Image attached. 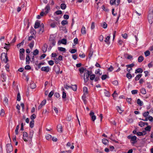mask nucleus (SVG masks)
Instances as JSON below:
<instances>
[{"instance_id":"1","label":"nucleus","mask_w":153,"mask_h":153,"mask_svg":"<svg viewBox=\"0 0 153 153\" xmlns=\"http://www.w3.org/2000/svg\"><path fill=\"white\" fill-rule=\"evenodd\" d=\"M1 59L2 61L6 63L8 61V59L7 56V53H3L1 56Z\"/></svg>"},{"instance_id":"2","label":"nucleus","mask_w":153,"mask_h":153,"mask_svg":"<svg viewBox=\"0 0 153 153\" xmlns=\"http://www.w3.org/2000/svg\"><path fill=\"white\" fill-rule=\"evenodd\" d=\"M89 71L88 70H85L84 74V81L85 82H87L89 79V76L90 75Z\"/></svg>"},{"instance_id":"3","label":"nucleus","mask_w":153,"mask_h":153,"mask_svg":"<svg viewBox=\"0 0 153 153\" xmlns=\"http://www.w3.org/2000/svg\"><path fill=\"white\" fill-rule=\"evenodd\" d=\"M128 139H131V140L134 141V142L132 143L133 144H134L136 142V140L137 138L135 136H131L130 135L128 136Z\"/></svg>"},{"instance_id":"4","label":"nucleus","mask_w":153,"mask_h":153,"mask_svg":"<svg viewBox=\"0 0 153 153\" xmlns=\"http://www.w3.org/2000/svg\"><path fill=\"white\" fill-rule=\"evenodd\" d=\"M13 147L10 144H8L7 145V150L8 152H10L13 151Z\"/></svg>"},{"instance_id":"5","label":"nucleus","mask_w":153,"mask_h":153,"mask_svg":"<svg viewBox=\"0 0 153 153\" xmlns=\"http://www.w3.org/2000/svg\"><path fill=\"white\" fill-rule=\"evenodd\" d=\"M53 35H50L49 40L51 43L52 44L53 46H54L55 45L56 42L55 40L53 38Z\"/></svg>"},{"instance_id":"6","label":"nucleus","mask_w":153,"mask_h":153,"mask_svg":"<svg viewBox=\"0 0 153 153\" xmlns=\"http://www.w3.org/2000/svg\"><path fill=\"white\" fill-rule=\"evenodd\" d=\"M94 113L92 111H91L90 113V115L91 117L92 120L93 121H94L96 119V116L94 115Z\"/></svg>"},{"instance_id":"7","label":"nucleus","mask_w":153,"mask_h":153,"mask_svg":"<svg viewBox=\"0 0 153 153\" xmlns=\"http://www.w3.org/2000/svg\"><path fill=\"white\" fill-rule=\"evenodd\" d=\"M41 70L42 71L48 72L49 71L50 68L48 66L43 67L41 68Z\"/></svg>"},{"instance_id":"8","label":"nucleus","mask_w":153,"mask_h":153,"mask_svg":"<svg viewBox=\"0 0 153 153\" xmlns=\"http://www.w3.org/2000/svg\"><path fill=\"white\" fill-rule=\"evenodd\" d=\"M62 126L61 124H59L57 127L58 131L60 133L62 132Z\"/></svg>"},{"instance_id":"9","label":"nucleus","mask_w":153,"mask_h":153,"mask_svg":"<svg viewBox=\"0 0 153 153\" xmlns=\"http://www.w3.org/2000/svg\"><path fill=\"white\" fill-rule=\"evenodd\" d=\"M148 20L149 23L151 24L153 22V16L152 15H149L148 16Z\"/></svg>"},{"instance_id":"10","label":"nucleus","mask_w":153,"mask_h":153,"mask_svg":"<svg viewBox=\"0 0 153 153\" xmlns=\"http://www.w3.org/2000/svg\"><path fill=\"white\" fill-rule=\"evenodd\" d=\"M48 45L46 44H45L42 48V50L43 53H45L47 50Z\"/></svg>"},{"instance_id":"11","label":"nucleus","mask_w":153,"mask_h":153,"mask_svg":"<svg viewBox=\"0 0 153 153\" xmlns=\"http://www.w3.org/2000/svg\"><path fill=\"white\" fill-rule=\"evenodd\" d=\"M59 23V21L54 22L51 24V26L52 28L55 27L56 25H57Z\"/></svg>"},{"instance_id":"12","label":"nucleus","mask_w":153,"mask_h":153,"mask_svg":"<svg viewBox=\"0 0 153 153\" xmlns=\"http://www.w3.org/2000/svg\"><path fill=\"white\" fill-rule=\"evenodd\" d=\"M1 77L2 78V82H4L6 81V80L7 78V77L5 74L3 73L1 74Z\"/></svg>"},{"instance_id":"13","label":"nucleus","mask_w":153,"mask_h":153,"mask_svg":"<svg viewBox=\"0 0 153 153\" xmlns=\"http://www.w3.org/2000/svg\"><path fill=\"white\" fill-rule=\"evenodd\" d=\"M32 89H33L36 87L35 84L33 82L31 81L29 86Z\"/></svg>"},{"instance_id":"14","label":"nucleus","mask_w":153,"mask_h":153,"mask_svg":"<svg viewBox=\"0 0 153 153\" xmlns=\"http://www.w3.org/2000/svg\"><path fill=\"white\" fill-rule=\"evenodd\" d=\"M3 104L5 105H7L8 104V99L6 97H5L3 100Z\"/></svg>"},{"instance_id":"15","label":"nucleus","mask_w":153,"mask_h":153,"mask_svg":"<svg viewBox=\"0 0 153 153\" xmlns=\"http://www.w3.org/2000/svg\"><path fill=\"white\" fill-rule=\"evenodd\" d=\"M44 31V27L43 24H41V27L39 30V32L40 33H42Z\"/></svg>"},{"instance_id":"16","label":"nucleus","mask_w":153,"mask_h":153,"mask_svg":"<svg viewBox=\"0 0 153 153\" xmlns=\"http://www.w3.org/2000/svg\"><path fill=\"white\" fill-rule=\"evenodd\" d=\"M40 25V23L38 21H36L35 23L34 28L36 29L39 28Z\"/></svg>"},{"instance_id":"17","label":"nucleus","mask_w":153,"mask_h":153,"mask_svg":"<svg viewBox=\"0 0 153 153\" xmlns=\"http://www.w3.org/2000/svg\"><path fill=\"white\" fill-rule=\"evenodd\" d=\"M50 9V6L48 4L47 6L45 8V14H47L49 10Z\"/></svg>"},{"instance_id":"18","label":"nucleus","mask_w":153,"mask_h":153,"mask_svg":"<svg viewBox=\"0 0 153 153\" xmlns=\"http://www.w3.org/2000/svg\"><path fill=\"white\" fill-rule=\"evenodd\" d=\"M59 42L64 45H66L67 43V40L65 39H63L59 41Z\"/></svg>"},{"instance_id":"19","label":"nucleus","mask_w":153,"mask_h":153,"mask_svg":"<svg viewBox=\"0 0 153 153\" xmlns=\"http://www.w3.org/2000/svg\"><path fill=\"white\" fill-rule=\"evenodd\" d=\"M81 33L82 34H86V31L85 27H82L81 30Z\"/></svg>"},{"instance_id":"20","label":"nucleus","mask_w":153,"mask_h":153,"mask_svg":"<svg viewBox=\"0 0 153 153\" xmlns=\"http://www.w3.org/2000/svg\"><path fill=\"white\" fill-rule=\"evenodd\" d=\"M110 39V36H108L105 38V39L104 40V41L107 44H108L109 43V40Z\"/></svg>"},{"instance_id":"21","label":"nucleus","mask_w":153,"mask_h":153,"mask_svg":"<svg viewBox=\"0 0 153 153\" xmlns=\"http://www.w3.org/2000/svg\"><path fill=\"white\" fill-rule=\"evenodd\" d=\"M83 91L85 95H86L88 93V88L87 87H84L83 88Z\"/></svg>"},{"instance_id":"22","label":"nucleus","mask_w":153,"mask_h":153,"mask_svg":"<svg viewBox=\"0 0 153 153\" xmlns=\"http://www.w3.org/2000/svg\"><path fill=\"white\" fill-rule=\"evenodd\" d=\"M26 64H29V61L30 60V57L29 56V54H27L26 57Z\"/></svg>"},{"instance_id":"23","label":"nucleus","mask_w":153,"mask_h":153,"mask_svg":"<svg viewBox=\"0 0 153 153\" xmlns=\"http://www.w3.org/2000/svg\"><path fill=\"white\" fill-rule=\"evenodd\" d=\"M117 110L118 112L120 114H121L123 110H122L121 108L119 106L117 107Z\"/></svg>"},{"instance_id":"24","label":"nucleus","mask_w":153,"mask_h":153,"mask_svg":"<svg viewBox=\"0 0 153 153\" xmlns=\"http://www.w3.org/2000/svg\"><path fill=\"white\" fill-rule=\"evenodd\" d=\"M102 143L105 145H106L108 143V141L106 139L104 138L102 139Z\"/></svg>"},{"instance_id":"25","label":"nucleus","mask_w":153,"mask_h":153,"mask_svg":"<svg viewBox=\"0 0 153 153\" xmlns=\"http://www.w3.org/2000/svg\"><path fill=\"white\" fill-rule=\"evenodd\" d=\"M137 104L140 106H142L143 104V102L142 101H141L140 99H138L137 100Z\"/></svg>"},{"instance_id":"26","label":"nucleus","mask_w":153,"mask_h":153,"mask_svg":"<svg viewBox=\"0 0 153 153\" xmlns=\"http://www.w3.org/2000/svg\"><path fill=\"white\" fill-rule=\"evenodd\" d=\"M144 59V58L142 56H140L138 59V60L139 62H140L143 61Z\"/></svg>"},{"instance_id":"27","label":"nucleus","mask_w":153,"mask_h":153,"mask_svg":"<svg viewBox=\"0 0 153 153\" xmlns=\"http://www.w3.org/2000/svg\"><path fill=\"white\" fill-rule=\"evenodd\" d=\"M143 70L141 68H138L135 70V73H142L143 72Z\"/></svg>"},{"instance_id":"28","label":"nucleus","mask_w":153,"mask_h":153,"mask_svg":"<svg viewBox=\"0 0 153 153\" xmlns=\"http://www.w3.org/2000/svg\"><path fill=\"white\" fill-rule=\"evenodd\" d=\"M85 69L86 68H84L83 67H82L80 68L79 69V71L80 73L82 74L84 72V71L85 70Z\"/></svg>"},{"instance_id":"29","label":"nucleus","mask_w":153,"mask_h":153,"mask_svg":"<svg viewBox=\"0 0 153 153\" xmlns=\"http://www.w3.org/2000/svg\"><path fill=\"white\" fill-rule=\"evenodd\" d=\"M34 120H32L30 121V126L31 128H33L34 126Z\"/></svg>"},{"instance_id":"30","label":"nucleus","mask_w":153,"mask_h":153,"mask_svg":"<svg viewBox=\"0 0 153 153\" xmlns=\"http://www.w3.org/2000/svg\"><path fill=\"white\" fill-rule=\"evenodd\" d=\"M58 50L59 51H63L65 52L66 51V49L65 48L61 47H58Z\"/></svg>"},{"instance_id":"31","label":"nucleus","mask_w":153,"mask_h":153,"mask_svg":"<svg viewBox=\"0 0 153 153\" xmlns=\"http://www.w3.org/2000/svg\"><path fill=\"white\" fill-rule=\"evenodd\" d=\"M71 88H72V89L74 91H76L77 90V88L76 85H71Z\"/></svg>"},{"instance_id":"32","label":"nucleus","mask_w":153,"mask_h":153,"mask_svg":"<svg viewBox=\"0 0 153 153\" xmlns=\"http://www.w3.org/2000/svg\"><path fill=\"white\" fill-rule=\"evenodd\" d=\"M19 125H18L17 126L16 129L15 130V134L16 135H17L18 134V130H19Z\"/></svg>"},{"instance_id":"33","label":"nucleus","mask_w":153,"mask_h":153,"mask_svg":"<svg viewBox=\"0 0 153 153\" xmlns=\"http://www.w3.org/2000/svg\"><path fill=\"white\" fill-rule=\"evenodd\" d=\"M104 93L105 96L108 97H109L110 95L109 94V92L108 91L105 90Z\"/></svg>"},{"instance_id":"34","label":"nucleus","mask_w":153,"mask_h":153,"mask_svg":"<svg viewBox=\"0 0 153 153\" xmlns=\"http://www.w3.org/2000/svg\"><path fill=\"white\" fill-rule=\"evenodd\" d=\"M142 75L141 74H140L136 76V77H135V80L137 81L139 80L141 77Z\"/></svg>"},{"instance_id":"35","label":"nucleus","mask_w":153,"mask_h":153,"mask_svg":"<svg viewBox=\"0 0 153 153\" xmlns=\"http://www.w3.org/2000/svg\"><path fill=\"white\" fill-rule=\"evenodd\" d=\"M19 58L22 60H24L25 59V55L23 54H19Z\"/></svg>"},{"instance_id":"36","label":"nucleus","mask_w":153,"mask_h":153,"mask_svg":"<svg viewBox=\"0 0 153 153\" xmlns=\"http://www.w3.org/2000/svg\"><path fill=\"white\" fill-rule=\"evenodd\" d=\"M141 93L144 94H146V89L144 88H142L140 90Z\"/></svg>"},{"instance_id":"37","label":"nucleus","mask_w":153,"mask_h":153,"mask_svg":"<svg viewBox=\"0 0 153 153\" xmlns=\"http://www.w3.org/2000/svg\"><path fill=\"white\" fill-rule=\"evenodd\" d=\"M51 136L50 134H48L46 136V139L48 140H51Z\"/></svg>"},{"instance_id":"38","label":"nucleus","mask_w":153,"mask_h":153,"mask_svg":"<svg viewBox=\"0 0 153 153\" xmlns=\"http://www.w3.org/2000/svg\"><path fill=\"white\" fill-rule=\"evenodd\" d=\"M34 42L33 41L32 42L29 44V47L31 49H32L34 45Z\"/></svg>"},{"instance_id":"39","label":"nucleus","mask_w":153,"mask_h":153,"mask_svg":"<svg viewBox=\"0 0 153 153\" xmlns=\"http://www.w3.org/2000/svg\"><path fill=\"white\" fill-rule=\"evenodd\" d=\"M66 7L65 4L62 3L61 5V8L62 10H64L65 9Z\"/></svg>"},{"instance_id":"40","label":"nucleus","mask_w":153,"mask_h":153,"mask_svg":"<svg viewBox=\"0 0 153 153\" xmlns=\"http://www.w3.org/2000/svg\"><path fill=\"white\" fill-rule=\"evenodd\" d=\"M126 76L129 79H131L132 77L131 74H130V73H127L126 75Z\"/></svg>"},{"instance_id":"41","label":"nucleus","mask_w":153,"mask_h":153,"mask_svg":"<svg viewBox=\"0 0 153 153\" xmlns=\"http://www.w3.org/2000/svg\"><path fill=\"white\" fill-rule=\"evenodd\" d=\"M39 52V51L36 49H35L33 51V55H34L36 56L37 55Z\"/></svg>"},{"instance_id":"42","label":"nucleus","mask_w":153,"mask_h":153,"mask_svg":"<svg viewBox=\"0 0 153 153\" xmlns=\"http://www.w3.org/2000/svg\"><path fill=\"white\" fill-rule=\"evenodd\" d=\"M149 111H147L145 112L143 114V115L144 117H146L149 115Z\"/></svg>"},{"instance_id":"43","label":"nucleus","mask_w":153,"mask_h":153,"mask_svg":"<svg viewBox=\"0 0 153 153\" xmlns=\"http://www.w3.org/2000/svg\"><path fill=\"white\" fill-rule=\"evenodd\" d=\"M33 133L34 131L33 130H31L30 132L29 137L31 139L33 137Z\"/></svg>"},{"instance_id":"44","label":"nucleus","mask_w":153,"mask_h":153,"mask_svg":"<svg viewBox=\"0 0 153 153\" xmlns=\"http://www.w3.org/2000/svg\"><path fill=\"white\" fill-rule=\"evenodd\" d=\"M144 54L146 56H147L150 54V52L149 51H147L145 52Z\"/></svg>"},{"instance_id":"45","label":"nucleus","mask_w":153,"mask_h":153,"mask_svg":"<svg viewBox=\"0 0 153 153\" xmlns=\"http://www.w3.org/2000/svg\"><path fill=\"white\" fill-rule=\"evenodd\" d=\"M24 40H22V42L20 43H19V44H18V45H17V47L18 48H19V47H20L21 46V45H23V44H24Z\"/></svg>"},{"instance_id":"46","label":"nucleus","mask_w":153,"mask_h":153,"mask_svg":"<svg viewBox=\"0 0 153 153\" xmlns=\"http://www.w3.org/2000/svg\"><path fill=\"white\" fill-rule=\"evenodd\" d=\"M9 65L8 64H7L5 66V68L7 71L9 72Z\"/></svg>"},{"instance_id":"47","label":"nucleus","mask_w":153,"mask_h":153,"mask_svg":"<svg viewBox=\"0 0 153 153\" xmlns=\"http://www.w3.org/2000/svg\"><path fill=\"white\" fill-rule=\"evenodd\" d=\"M68 22L67 20H63L61 22V24L63 25L67 24Z\"/></svg>"},{"instance_id":"48","label":"nucleus","mask_w":153,"mask_h":153,"mask_svg":"<svg viewBox=\"0 0 153 153\" xmlns=\"http://www.w3.org/2000/svg\"><path fill=\"white\" fill-rule=\"evenodd\" d=\"M4 111L3 109H1L0 113V115L1 116H4Z\"/></svg>"},{"instance_id":"49","label":"nucleus","mask_w":153,"mask_h":153,"mask_svg":"<svg viewBox=\"0 0 153 153\" xmlns=\"http://www.w3.org/2000/svg\"><path fill=\"white\" fill-rule=\"evenodd\" d=\"M102 26L104 28H107V25L106 23L105 22H104L103 23V24L102 25Z\"/></svg>"},{"instance_id":"50","label":"nucleus","mask_w":153,"mask_h":153,"mask_svg":"<svg viewBox=\"0 0 153 153\" xmlns=\"http://www.w3.org/2000/svg\"><path fill=\"white\" fill-rule=\"evenodd\" d=\"M151 127L150 126H148L145 128V130L146 131H149L150 130Z\"/></svg>"},{"instance_id":"51","label":"nucleus","mask_w":153,"mask_h":153,"mask_svg":"<svg viewBox=\"0 0 153 153\" xmlns=\"http://www.w3.org/2000/svg\"><path fill=\"white\" fill-rule=\"evenodd\" d=\"M17 101H20L21 100L20 95L19 93L17 94Z\"/></svg>"},{"instance_id":"52","label":"nucleus","mask_w":153,"mask_h":153,"mask_svg":"<svg viewBox=\"0 0 153 153\" xmlns=\"http://www.w3.org/2000/svg\"><path fill=\"white\" fill-rule=\"evenodd\" d=\"M95 27V23L94 22H92L91 25V29L92 30L94 29Z\"/></svg>"},{"instance_id":"53","label":"nucleus","mask_w":153,"mask_h":153,"mask_svg":"<svg viewBox=\"0 0 153 153\" xmlns=\"http://www.w3.org/2000/svg\"><path fill=\"white\" fill-rule=\"evenodd\" d=\"M107 75H103L102 76L101 78L102 80H104L105 79L107 78Z\"/></svg>"},{"instance_id":"54","label":"nucleus","mask_w":153,"mask_h":153,"mask_svg":"<svg viewBox=\"0 0 153 153\" xmlns=\"http://www.w3.org/2000/svg\"><path fill=\"white\" fill-rule=\"evenodd\" d=\"M46 100H44L42 101L40 104L42 106H43L45 105L46 103Z\"/></svg>"},{"instance_id":"55","label":"nucleus","mask_w":153,"mask_h":153,"mask_svg":"<svg viewBox=\"0 0 153 153\" xmlns=\"http://www.w3.org/2000/svg\"><path fill=\"white\" fill-rule=\"evenodd\" d=\"M95 77V75L94 74H92L90 75V79L91 80H94Z\"/></svg>"},{"instance_id":"56","label":"nucleus","mask_w":153,"mask_h":153,"mask_svg":"<svg viewBox=\"0 0 153 153\" xmlns=\"http://www.w3.org/2000/svg\"><path fill=\"white\" fill-rule=\"evenodd\" d=\"M134 65V64L132 63L129 65H126V66L128 68H132V67H133Z\"/></svg>"},{"instance_id":"57","label":"nucleus","mask_w":153,"mask_h":153,"mask_svg":"<svg viewBox=\"0 0 153 153\" xmlns=\"http://www.w3.org/2000/svg\"><path fill=\"white\" fill-rule=\"evenodd\" d=\"M117 94L116 92V91H114V93L112 94V96L114 98L115 97H116L117 96Z\"/></svg>"},{"instance_id":"58","label":"nucleus","mask_w":153,"mask_h":153,"mask_svg":"<svg viewBox=\"0 0 153 153\" xmlns=\"http://www.w3.org/2000/svg\"><path fill=\"white\" fill-rule=\"evenodd\" d=\"M48 64L52 66L54 64V62L52 60H51L48 62Z\"/></svg>"},{"instance_id":"59","label":"nucleus","mask_w":153,"mask_h":153,"mask_svg":"<svg viewBox=\"0 0 153 153\" xmlns=\"http://www.w3.org/2000/svg\"><path fill=\"white\" fill-rule=\"evenodd\" d=\"M36 117V115L35 114H33L31 116H30V119L32 120H33V119H34Z\"/></svg>"},{"instance_id":"60","label":"nucleus","mask_w":153,"mask_h":153,"mask_svg":"<svg viewBox=\"0 0 153 153\" xmlns=\"http://www.w3.org/2000/svg\"><path fill=\"white\" fill-rule=\"evenodd\" d=\"M23 137H28V134L27 133L25 132H23Z\"/></svg>"},{"instance_id":"61","label":"nucleus","mask_w":153,"mask_h":153,"mask_svg":"<svg viewBox=\"0 0 153 153\" xmlns=\"http://www.w3.org/2000/svg\"><path fill=\"white\" fill-rule=\"evenodd\" d=\"M139 125L141 127L143 126H144V122L142 121L140 122L139 124Z\"/></svg>"},{"instance_id":"62","label":"nucleus","mask_w":153,"mask_h":153,"mask_svg":"<svg viewBox=\"0 0 153 153\" xmlns=\"http://www.w3.org/2000/svg\"><path fill=\"white\" fill-rule=\"evenodd\" d=\"M66 95L65 92L63 91L62 92V98L63 99L65 98L66 97Z\"/></svg>"},{"instance_id":"63","label":"nucleus","mask_w":153,"mask_h":153,"mask_svg":"<svg viewBox=\"0 0 153 153\" xmlns=\"http://www.w3.org/2000/svg\"><path fill=\"white\" fill-rule=\"evenodd\" d=\"M74 42L75 45H76L78 44V39L77 38H76L74 39Z\"/></svg>"},{"instance_id":"64","label":"nucleus","mask_w":153,"mask_h":153,"mask_svg":"<svg viewBox=\"0 0 153 153\" xmlns=\"http://www.w3.org/2000/svg\"><path fill=\"white\" fill-rule=\"evenodd\" d=\"M153 66V62H151L148 65V66L149 68H151Z\"/></svg>"}]
</instances>
